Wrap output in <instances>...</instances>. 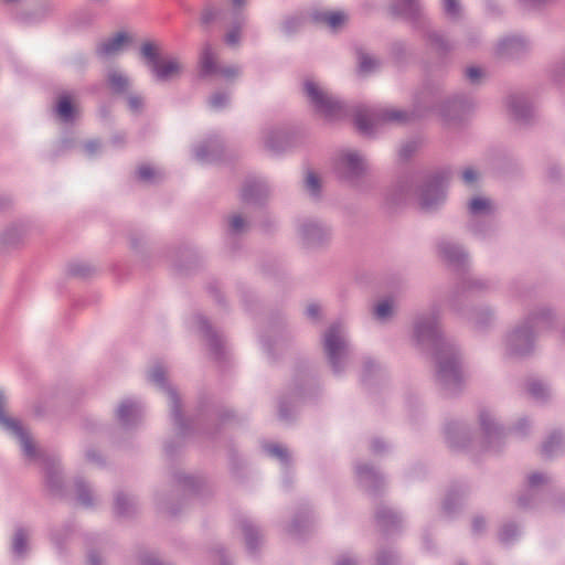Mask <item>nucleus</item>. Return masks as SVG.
Here are the masks:
<instances>
[{
    "instance_id": "10",
    "label": "nucleus",
    "mask_w": 565,
    "mask_h": 565,
    "mask_svg": "<svg viewBox=\"0 0 565 565\" xmlns=\"http://www.w3.org/2000/svg\"><path fill=\"white\" fill-rule=\"evenodd\" d=\"M141 55L146 58L147 65L152 70L153 64L158 63V46L151 42H146L141 45Z\"/></svg>"
},
{
    "instance_id": "9",
    "label": "nucleus",
    "mask_w": 565,
    "mask_h": 565,
    "mask_svg": "<svg viewBox=\"0 0 565 565\" xmlns=\"http://www.w3.org/2000/svg\"><path fill=\"white\" fill-rule=\"evenodd\" d=\"M56 110H57V115L63 120H70L73 117V113H74V107L72 104L71 96H68V95L60 96Z\"/></svg>"
},
{
    "instance_id": "18",
    "label": "nucleus",
    "mask_w": 565,
    "mask_h": 565,
    "mask_svg": "<svg viewBox=\"0 0 565 565\" xmlns=\"http://www.w3.org/2000/svg\"><path fill=\"white\" fill-rule=\"evenodd\" d=\"M138 175L141 180L149 181L157 175V172L151 167L142 166L138 169Z\"/></svg>"
},
{
    "instance_id": "24",
    "label": "nucleus",
    "mask_w": 565,
    "mask_h": 565,
    "mask_svg": "<svg viewBox=\"0 0 565 565\" xmlns=\"http://www.w3.org/2000/svg\"><path fill=\"white\" fill-rule=\"evenodd\" d=\"M233 231H241L244 226V221L239 215H234L230 221Z\"/></svg>"
},
{
    "instance_id": "30",
    "label": "nucleus",
    "mask_w": 565,
    "mask_h": 565,
    "mask_svg": "<svg viewBox=\"0 0 565 565\" xmlns=\"http://www.w3.org/2000/svg\"><path fill=\"white\" fill-rule=\"evenodd\" d=\"M319 307L317 305H310L307 308V312L310 317L315 318L318 316Z\"/></svg>"
},
{
    "instance_id": "13",
    "label": "nucleus",
    "mask_w": 565,
    "mask_h": 565,
    "mask_svg": "<svg viewBox=\"0 0 565 565\" xmlns=\"http://www.w3.org/2000/svg\"><path fill=\"white\" fill-rule=\"evenodd\" d=\"M393 312V306L388 300H384L380 302L374 310L376 318L385 319L390 317Z\"/></svg>"
},
{
    "instance_id": "32",
    "label": "nucleus",
    "mask_w": 565,
    "mask_h": 565,
    "mask_svg": "<svg viewBox=\"0 0 565 565\" xmlns=\"http://www.w3.org/2000/svg\"><path fill=\"white\" fill-rule=\"evenodd\" d=\"M151 377L153 381L160 382L162 380V373L154 371L152 372Z\"/></svg>"
},
{
    "instance_id": "34",
    "label": "nucleus",
    "mask_w": 565,
    "mask_h": 565,
    "mask_svg": "<svg viewBox=\"0 0 565 565\" xmlns=\"http://www.w3.org/2000/svg\"><path fill=\"white\" fill-rule=\"evenodd\" d=\"M541 481V477L539 475H532L530 477V483L531 484H537Z\"/></svg>"
},
{
    "instance_id": "36",
    "label": "nucleus",
    "mask_w": 565,
    "mask_h": 565,
    "mask_svg": "<svg viewBox=\"0 0 565 565\" xmlns=\"http://www.w3.org/2000/svg\"><path fill=\"white\" fill-rule=\"evenodd\" d=\"M339 565H352V563L349 559H344V561L340 562Z\"/></svg>"
},
{
    "instance_id": "1",
    "label": "nucleus",
    "mask_w": 565,
    "mask_h": 565,
    "mask_svg": "<svg viewBox=\"0 0 565 565\" xmlns=\"http://www.w3.org/2000/svg\"><path fill=\"white\" fill-rule=\"evenodd\" d=\"M4 405L6 398L4 395L0 392V424L19 438L25 455L32 456L34 452V447L32 445L31 439L28 437V435L24 433V430L17 420L6 415Z\"/></svg>"
},
{
    "instance_id": "31",
    "label": "nucleus",
    "mask_w": 565,
    "mask_h": 565,
    "mask_svg": "<svg viewBox=\"0 0 565 565\" xmlns=\"http://www.w3.org/2000/svg\"><path fill=\"white\" fill-rule=\"evenodd\" d=\"M212 19L211 11L207 9L202 14V20L204 23H207Z\"/></svg>"
},
{
    "instance_id": "16",
    "label": "nucleus",
    "mask_w": 565,
    "mask_h": 565,
    "mask_svg": "<svg viewBox=\"0 0 565 565\" xmlns=\"http://www.w3.org/2000/svg\"><path fill=\"white\" fill-rule=\"evenodd\" d=\"M26 535L23 531H18L13 539V550L17 554H22L25 547Z\"/></svg>"
},
{
    "instance_id": "5",
    "label": "nucleus",
    "mask_w": 565,
    "mask_h": 565,
    "mask_svg": "<svg viewBox=\"0 0 565 565\" xmlns=\"http://www.w3.org/2000/svg\"><path fill=\"white\" fill-rule=\"evenodd\" d=\"M317 22L324 23L332 30H337L342 26L347 20L348 15L343 11H321L316 12L313 15Z\"/></svg>"
},
{
    "instance_id": "14",
    "label": "nucleus",
    "mask_w": 565,
    "mask_h": 565,
    "mask_svg": "<svg viewBox=\"0 0 565 565\" xmlns=\"http://www.w3.org/2000/svg\"><path fill=\"white\" fill-rule=\"evenodd\" d=\"M469 209L472 213L484 212L490 209V202L483 198H475L471 200Z\"/></svg>"
},
{
    "instance_id": "26",
    "label": "nucleus",
    "mask_w": 565,
    "mask_h": 565,
    "mask_svg": "<svg viewBox=\"0 0 565 565\" xmlns=\"http://www.w3.org/2000/svg\"><path fill=\"white\" fill-rule=\"evenodd\" d=\"M467 76L472 81H477L481 77V71L477 67H469L467 70Z\"/></svg>"
},
{
    "instance_id": "6",
    "label": "nucleus",
    "mask_w": 565,
    "mask_h": 565,
    "mask_svg": "<svg viewBox=\"0 0 565 565\" xmlns=\"http://www.w3.org/2000/svg\"><path fill=\"white\" fill-rule=\"evenodd\" d=\"M445 194L439 184L428 185L422 193L420 206L425 210H429L444 201Z\"/></svg>"
},
{
    "instance_id": "27",
    "label": "nucleus",
    "mask_w": 565,
    "mask_h": 565,
    "mask_svg": "<svg viewBox=\"0 0 565 565\" xmlns=\"http://www.w3.org/2000/svg\"><path fill=\"white\" fill-rule=\"evenodd\" d=\"M270 454H273L274 456H277L279 458H285L287 456L286 449H284L282 447H279V446L271 447Z\"/></svg>"
},
{
    "instance_id": "33",
    "label": "nucleus",
    "mask_w": 565,
    "mask_h": 565,
    "mask_svg": "<svg viewBox=\"0 0 565 565\" xmlns=\"http://www.w3.org/2000/svg\"><path fill=\"white\" fill-rule=\"evenodd\" d=\"M541 390H542V387H541V385H539V384H533V385L531 386V393H532L533 395H539V394H540V392H539V391H541Z\"/></svg>"
},
{
    "instance_id": "21",
    "label": "nucleus",
    "mask_w": 565,
    "mask_h": 565,
    "mask_svg": "<svg viewBox=\"0 0 565 565\" xmlns=\"http://www.w3.org/2000/svg\"><path fill=\"white\" fill-rule=\"evenodd\" d=\"M404 118H405V115L401 111H390V113L383 114L381 117H376V122L380 120L402 121V120H404Z\"/></svg>"
},
{
    "instance_id": "20",
    "label": "nucleus",
    "mask_w": 565,
    "mask_h": 565,
    "mask_svg": "<svg viewBox=\"0 0 565 565\" xmlns=\"http://www.w3.org/2000/svg\"><path fill=\"white\" fill-rule=\"evenodd\" d=\"M445 11L450 15H457L459 12V2L458 0H444Z\"/></svg>"
},
{
    "instance_id": "25",
    "label": "nucleus",
    "mask_w": 565,
    "mask_h": 565,
    "mask_svg": "<svg viewBox=\"0 0 565 565\" xmlns=\"http://www.w3.org/2000/svg\"><path fill=\"white\" fill-rule=\"evenodd\" d=\"M134 408V405L131 403H124L120 405L118 409V416L121 419H125L128 416V413Z\"/></svg>"
},
{
    "instance_id": "38",
    "label": "nucleus",
    "mask_w": 565,
    "mask_h": 565,
    "mask_svg": "<svg viewBox=\"0 0 565 565\" xmlns=\"http://www.w3.org/2000/svg\"><path fill=\"white\" fill-rule=\"evenodd\" d=\"M222 73H223L225 76H231V75H233V74H232L230 71H227V70H226V71H223Z\"/></svg>"
},
{
    "instance_id": "2",
    "label": "nucleus",
    "mask_w": 565,
    "mask_h": 565,
    "mask_svg": "<svg viewBox=\"0 0 565 565\" xmlns=\"http://www.w3.org/2000/svg\"><path fill=\"white\" fill-rule=\"evenodd\" d=\"M305 90L319 111L326 115H331L332 109L335 107V103L322 88H320L315 82L307 81L305 83Z\"/></svg>"
},
{
    "instance_id": "8",
    "label": "nucleus",
    "mask_w": 565,
    "mask_h": 565,
    "mask_svg": "<svg viewBox=\"0 0 565 565\" xmlns=\"http://www.w3.org/2000/svg\"><path fill=\"white\" fill-rule=\"evenodd\" d=\"M200 68L204 75L216 72V55L210 45H205L202 49L200 55Z\"/></svg>"
},
{
    "instance_id": "15",
    "label": "nucleus",
    "mask_w": 565,
    "mask_h": 565,
    "mask_svg": "<svg viewBox=\"0 0 565 565\" xmlns=\"http://www.w3.org/2000/svg\"><path fill=\"white\" fill-rule=\"evenodd\" d=\"M377 65L376 61L363 53L359 56V68L361 73H367Z\"/></svg>"
},
{
    "instance_id": "17",
    "label": "nucleus",
    "mask_w": 565,
    "mask_h": 565,
    "mask_svg": "<svg viewBox=\"0 0 565 565\" xmlns=\"http://www.w3.org/2000/svg\"><path fill=\"white\" fill-rule=\"evenodd\" d=\"M306 185L313 194L318 193L319 180L313 172H308V174L306 177Z\"/></svg>"
},
{
    "instance_id": "39",
    "label": "nucleus",
    "mask_w": 565,
    "mask_h": 565,
    "mask_svg": "<svg viewBox=\"0 0 565 565\" xmlns=\"http://www.w3.org/2000/svg\"><path fill=\"white\" fill-rule=\"evenodd\" d=\"M478 526H479V522H478V521H476V522H475V527L477 529Z\"/></svg>"
},
{
    "instance_id": "37",
    "label": "nucleus",
    "mask_w": 565,
    "mask_h": 565,
    "mask_svg": "<svg viewBox=\"0 0 565 565\" xmlns=\"http://www.w3.org/2000/svg\"><path fill=\"white\" fill-rule=\"evenodd\" d=\"M404 1H405L409 7H412L415 0H404Z\"/></svg>"
},
{
    "instance_id": "29",
    "label": "nucleus",
    "mask_w": 565,
    "mask_h": 565,
    "mask_svg": "<svg viewBox=\"0 0 565 565\" xmlns=\"http://www.w3.org/2000/svg\"><path fill=\"white\" fill-rule=\"evenodd\" d=\"M224 97L221 96V95H215L212 99H211V104L213 107L217 108L220 107L223 103H224Z\"/></svg>"
},
{
    "instance_id": "3",
    "label": "nucleus",
    "mask_w": 565,
    "mask_h": 565,
    "mask_svg": "<svg viewBox=\"0 0 565 565\" xmlns=\"http://www.w3.org/2000/svg\"><path fill=\"white\" fill-rule=\"evenodd\" d=\"M183 66L178 58L167 57L161 58L158 63L153 64L151 70L153 75L159 81H171L180 76Z\"/></svg>"
},
{
    "instance_id": "12",
    "label": "nucleus",
    "mask_w": 565,
    "mask_h": 565,
    "mask_svg": "<svg viewBox=\"0 0 565 565\" xmlns=\"http://www.w3.org/2000/svg\"><path fill=\"white\" fill-rule=\"evenodd\" d=\"M342 162L352 172H356L363 167L362 159L354 152H348L342 157Z\"/></svg>"
},
{
    "instance_id": "28",
    "label": "nucleus",
    "mask_w": 565,
    "mask_h": 565,
    "mask_svg": "<svg viewBox=\"0 0 565 565\" xmlns=\"http://www.w3.org/2000/svg\"><path fill=\"white\" fill-rule=\"evenodd\" d=\"M129 106L132 110H138L139 107L141 106V99L139 97H130L129 100Z\"/></svg>"
},
{
    "instance_id": "23",
    "label": "nucleus",
    "mask_w": 565,
    "mask_h": 565,
    "mask_svg": "<svg viewBox=\"0 0 565 565\" xmlns=\"http://www.w3.org/2000/svg\"><path fill=\"white\" fill-rule=\"evenodd\" d=\"M238 40H239V31L238 29H234V30H231L227 34H226V42L227 44L230 45H235L238 43Z\"/></svg>"
},
{
    "instance_id": "35",
    "label": "nucleus",
    "mask_w": 565,
    "mask_h": 565,
    "mask_svg": "<svg viewBox=\"0 0 565 565\" xmlns=\"http://www.w3.org/2000/svg\"><path fill=\"white\" fill-rule=\"evenodd\" d=\"M231 3L234 8H239L245 3V0H231Z\"/></svg>"
},
{
    "instance_id": "22",
    "label": "nucleus",
    "mask_w": 565,
    "mask_h": 565,
    "mask_svg": "<svg viewBox=\"0 0 565 565\" xmlns=\"http://www.w3.org/2000/svg\"><path fill=\"white\" fill-rule=\"evenodd\" d=\"M462 179L468 184L473 183L478 179V173L473 169L468 168L463 171Z\"/></svg>"
},
{
    "instance_id": "4",
    "label": "nucleus",
    "mask_w": 565,
    "mask_h": 565,
    "mask_svg": "<svg viewBox=\"0 0 565 565\" xmlns=\"http://www.w3.org/2000/svg\"><path fill=\"white\" fill-rule=\"evenodd\" d=\"M129 42L130 38L126 33L120 32L104 41L98 46L97 52L100 56H114L125 51Z\"/></svg>"
},
{
    "instance_id": "7",
    "label": "nucleus",
    "mask_w": 565,
    "mask_h": 565,
    "mask_svg": "<svg viewBox=\"0 0 565 565\" xmlns=\"http://www.w3.org/2000/svg\"><path fill=\"white\" fill-rule=\"evenodd\" d=\"M343 345L344 343L340 338L338 330L335 328H331L326 334L324 348L332 362L342 350Z\"/></svg>"
},
{
    "instance_id": "19",
    "label": "nucleus",
    "mask_w": 565,
    "mask_h": 565,
    "mask_svg": "<svg viewBox=\"0 0 565 565\" xmlns=\"http://www.w3.org/2000/svg\"><path fill=\"white\" fill-rule=\"evenodd\" d=\"M355 122L358 128L363 132H367L372 126L371 122H369L367 116L364 114H358Z\"/></svg>"
},
{
    "instance_id": "11",
    "label": "nucleus",
    "mask_w": 565,
    "mask_h": 565,
    "mask_svg": "<svg viewBox=\"0 0 565 565\" xmlns=\"http://www.w3.org/2000/svg\"><path fill=\"white\" fill-rule=\"evenodd\" d=\"M108 83L110 88L117 93H121L128 87V78L117 72L108 75Z\"/></svg>"
}]
</instances>
